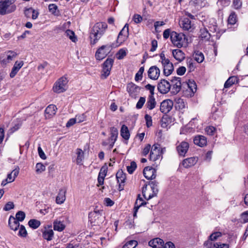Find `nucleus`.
I'll return each instance as SVG.
<instances>
[{"label":"nucleus","instance_id":"obj_52","mask_svg":"<svg viewBox=\"0 0 248 248\" xmlns=\"http://www.w3.org/2000/svg\"><path fill=\"white\" fill-rule=\"evenodd\" d=\"M236 15L234 13H231L228 19V24L234 25L236 23Z\"/></svg>","mask_w":248,"mask_h":248},{"label":"nucleus","instance_id":"obj_21","mask_svg":"<svg viewBox=\"0 0 248 248\" xmlns=\"http://www.w3.org/2000/svg\"><path fill=\"white\" fill-rule=\"evenodd\" d=\"M146 203L147 202L144 201L142 198L140 197V195L139 194L137 199L135 202L134 207L133 216L134 217H137V213L138 211L139 208L142 205L146 204Z\"/></svg>","mask_w":248,"mask_h":248},{"label":"nucleus","instance_id":"obj_43","mask_svg":"<svg viewBox=\"0 0 248 248\" xmlns=\"http://www.w3.org/2000/svg\"><path fill=\"white\" fill-rule=\"evenodd\" d=\"M65 34L72 42L74 43L77 42V38L73 31L70 30H67L65 32Z\"/></svg>","mask_w":248,"mask_h":248},{"label":"nucleus","instance_id":"obj_11","mask_svg":"<svg viewBox=\"0 0 248 248\" xmlns=\"http://www.w3.org/2000/svg\"><path fill=\"white\" fill-rule=\"evenodd\" d=\"M157 89L160 93L166 94L171 90V85L168 80L161 79L158 83Z\"/></svg>","mask_w":248,"mask_h":248},{"label":"nucleus","instance_id":"obj_64","mask_svg":"<svg viewBox=\"0 0 248 248\" xmlns=\"http://www.w3.org/2000/svg\"><path fill=\"white\" fill-rule=\"evenodd\" d=\"M241 218L244 223L248 222V211H247L241 214Z\"/></svg>","mask_w":248,"mask_h":248},{"label":"nucleus","instance_id":"obj_25","mask_svg":"<svg viewBox=\"0 0 248 248\" xmlns=\"http://www.w3.org/2000/svg\"><path fill=\"white\" fill-rule=\"evenodd\" d=\"M66 190L65 188H61L59 190L58 194L56 198V202L57 204H61L64 202L66 199Z\"/></svg>","mask_w":248,"mask_h":248},{"label":"nucleus","instance_id":"obj_45","mask_svg":"<svg viewBox=\"0 0 248 248\" xmlns=\"http://www.w3.org/2000/svg\"><path fill=\"white\" fill-rule=\"evenodd\" d=\"M110 134L111 136L110 139L111 140H114V141H116L118 134L117 129L114 127H111Z\"/></svg>","mask_w":248,"mask_h":248},{"label":"nucleus","instance_id":"obj_6","mask_svg":"<svg viewBox=\"0 0 248 248\" xmlns=\"http://www.w3.org/2000/svg\"><path fill=\"white\" fill-rule=\"evenodd\" d=\"M112 46L111 44H107L100 46L96 51L95 57L97 60H102L104 59L110 52Z\"/></svg>","mask_w":248,"mask_h":248},{"label":"nucleus","instance_id":"obj_20","mask_svg":"<svg viewBox=\"0 0 248 248\" xmlns=\"http://www.w3.org/2000/svg\"><path fill=\"white\" fill-rule=\"evenodd\" d=\"M218 104L217 106L214 105L212 108V118L214 120L220 119L223 117L221 108L220 107H218Z\"/></svg>","mask_w":248,"mask_h":248},{"label":"nucleus","instance_id":"obj_44","mask_svg":"<svg viewBox=\"0 0 248 248\" xmlns=\"http://www.w3.org/2000/svg\"><path fill=\"white\" fill-rule=\"evenodd\" d=\"M40 224V222L39 220L34 219H31L28 222L29 226L33 229H36L38 228Z\"/></svg>","mask_w":248,"mask_h":248},{"label":"nucleus","instance_id":"obj_26","mask_svg":"<svg viewBox=\"0 0 248 248\" xmlns=\"http://www.w3.org/2000/svg\"><path fill=\"white\" fill-rule=\"evenodd\" d=\"M23 64L24 63L23 61L16 62L10 73V78H13L15 77L19 69L23 66Z\"/></svg>","mask_w":248,"mask_h":248},{"label":"nucleus","instance_id":"obj_14","mask_svg":"<svg viewBox=\"0 0 248 248\" xmlns=\"http://www.w3.org/2000/svg\"><path fill=\"white\" fill-rule=\"evenodd\" d=\"M140 90V88L133 83H128L127 85V91L129 95L133 97L136 98L139 94Z\"/></svg>","mask_w":248,"mask_h":248},{"label":"nucleus","instance_id":"obj_51","mask_svg":"<svg viewBox=\"0 0 248 248\" xmlns=\"http://www.w3.org/2000/svg\"><path fill=\"white\" fill-rule=\"evenodd\" d=\"M222 236L221 232H216L212 233L209 236V239L211 241H215Z\"/></svg>","mask_w":248,"mask_h":248},{"label":"nucleus","instance_id":"obj_3","mask_svg":"<svg viewBox=\"0 0 248 248\" xmlns=\"http://www.w3.org/2000/svg\"><path fill=\"white\" fill-rule=\"evenodd\" d=\"M16 6L13 0H1L0 1V15H5L16 11Z\"/></svg>","mask_w":248,"mask_h":248},{"label":"nucleus","instance_id":"obj_61","mask_svg":"<svg viewBox=\"0 0 248 248\" xmlns=\"http://www.w3.org/2000/svg\"><path fill=\"white\" fill-rule=\"evenodd\" d=\"M133 20L135 23H140L142 21V17L139 14H135L133 17Z\"/></svg>","mask_w":248,"mask_h":248},{"label":"nucleus","instance_id":"obj_39","mask_svg":"<svg viewBox=\"0 0 248 248\" xmlns=\"http://www.w3.org/2000/svg\"><path fill=\"white\" fill-rule=\"evenodd\" d=\"M200 36L202 39L208 40L210 38V34L208 31L205 28H203L200 30Z\"/></svg>","mask_w":248,"mask_h":248},{"label":"nucleus","instance_id":"obj_57","mask_svg":"<svg viewBox=\"0 0 248 248\" xmlns=\"http://www.w3.org/2000/svg\"><path fill=\"white\" fill-rule=\"evenodd\" d=\"M216 128L213 126H208L206 127L205 130L206 133L209 135H213L216 131Z\"/></svg>","mask_w":248,"mask_h":248},{"label":"nucleus","instance_id":"obj_13","mask_svg":"<svg viewBox=\"0 0 248 248\" xmlns=\"http://www.w3.org/2000/svg\"><path fill=\"white\" fill-rule=\"evenodd\" d=\"M51 228V225H46L42 231L43 238L48 241L52 240L54 237V232Z\"/></svg>","mask_w":248,"mask_h":248},{"label":"nucleus","instance_id":"obj_47","mask_svg":"<svg viewBox=\"0 0 248 248\" xmlns=\"http://www.w3.org/2000/svg\"><path fill=\"white\" fill-rule=\"evenodd\" d=\"M138 245V242L136 240H130L124 244L122 248H134Z\"/></svg>","mask_w":248,"mask_h":248},{"label":"nucleus","instance_id":"obj_58","mask_svg":"<svg viewBox=\"0 0 248 248\" xmlns=\"http://www.w3.org/2000/svg\"><path fill=\"white\" fill-rule=\"evenodd\" d=\"M77 122L78 123H81L86 120V116L84 113L77 115L75 117Z\"/></svg>","mask_w":248,"mask_h":248},{"label":"nucleus","instance_id":"obj_18","mask_svg":"<svg viewBox=\"0 0 248 248\" xmlns=\"http://www.w3.org/2000/svg\"><path fill=\"white\" fill-rule=\"evenodd\" d=\"M143 175L148 180H152L156 177V170L152 167H146L143 170Z\"/></svg>","mask_w":248,"mask_h":248},{"label":"nucleus","instance_id":"obj_55","mask_svg":"<svg viewBox=\"0 0 248 248\" xmlns=\"http://www.w3.org/2000/svg\"><path fill=\"white\" fill-rule=\"evenodd\" d=\"M107 171L108 167L106 165H104L101 167L98 176L105 178L107 175Z\"/></svg>","mask_w":248,"mask_h":248},{"label":"nucleus","instance_id":"obj_56","mask_svg":"<svg viewBox=\"0 0 248 248\" xmlns=\"http://www.w3.org/2000/svg\"><path fill=\"white\" fill-rule=\"evenodd\" d=\"M18 234L19 236L23 237H25L27 236V232L25 227L23 225H21L20 226Z\"/></svg>","mask_w":248,"mask_h":248},{"label":"nucleus","instance_id":"obj_12","mask_svg":"<svg viewBox=\"0 0 248 248\" xmlns=\"http://www.w3.org/2000/svg\"><path fill=\"white\" fill-rule=\"evenodd\" d=\"M129 35V29L128 25L126 24L122 30L119 32L117 42L119 45L122 44L125 41L128 37Z\"/></svg>","mask_w":248,"mask_h":248},{"label":"nucleus","instance_id":"obj_31","mask_svg":"<svg viewBox=\"0 0 248 248\" xmlns=\"http://www.w3.org/2000/svg\"><path fill=\"white\" fill-rule=\"evenodd\" d=\"M60 219V218L59 219H57L53 222V229L55 231L62 232L65 228V226L63 221Z\"/></svg>","mask_w":248,"mask_h":248},{"label":"nucleus","instance_id":"obj_37","mask_svg":"<svg viewBox=\"0 0 248 248\" xmlns=\"http://www.w3.org/2000/svg\"><path fill=\"white\" fill-rule=\"evenodd\" d=\"M76 154L77 155L76 163L78 165H80L82 164V162L84 159V152L81 149L78 148Z\"/></svg>","mask_w":248,"mask_h":248},{"label":"nucleus","instance_id":"obj_38","mask_svg":"<svg viewBox=\"0 0 248 248\" xmlns=\"http://www.w3.org/2000/svg\"><path fill=\"white\" fill-rule=\"evenodd\" d=\"M193 57L198 63L202 62L204 59L203 54L199 51H195L193 55Z\"/></svg>","mask_w":248,"mask_h":248},{"label":"nucleus","instance_id":"obj_24","mask_svg":"<svg viewBox=\"0 0 248 248\" xmlns=\"http://www.w3.org/2000/svg\"><path fill=\"white\" fill-rule=\"evenodd\" d=\"M164 242L159 238H154L149 242V245L153 248H163Z\"/></svg>","mask_w":248,"mask_h":248},{"label":"nucleus","instance_id":"obj_33","mask_svg":"<svg viewBox=\"0 0 248 248\" xmlns=\"http://www.w3.org/2000/svg\"><path fill=\"white\" fill-rule=\"evenodd\" d=\"M9 226L11 229L16 231L19 226V222L16 220L15 217L13 216H10L9 218Z\"/></svg>","mask_w":248,"mask_h":248},{"label":"nucleus","instance_id":"obj_54","mask_svg":"<svg viewBox=\"0 0 248 248\" xmlns=\"http://www.w3.org/2000/svg\"><path fill=\"white\" fill-rule=\"evenodd\" d=\"M117 58L118 60L123 59L126 55V51L125 49H121L117 52Z\"/></svg>","mask_w":248,"mask_h":248},{"label":"nucleus","instance_id":"obj_41","mask_svg":"<svg viewBox=\"0 0 248 248\" xmlns=\"http://www.w3.org/2000/svg\"><path fill=\"white\" fill-rule=\"evenodd\" d=\"M176 103V107L178 108L180 110H182L186 107V103L184 100L181 98H177L175 99Z\"/></svg>","mask_w":248,"mask_h":248},{"label":"nucleus","instance_id":"obj_8","mask_svg":"<svg viewBox=\"0 0 248 248\" xmlns=\"http://www.w3.org/2000/svg\"><path fill=\"white\" fill-rule=\"evenodd\" d=\"M171 81V90L170 92L174 94L178 93L181 90L182 84L181 82V78L179 77H172Z\"/></svg>","mask_w":248,"mask_h":248},{"label":"nucleus","instance_id":"obj_62","mask_svg":"<svg viewBox=\"0 0 248 248\" xmlns=\"http://www.w3.org/2000/svg\"><path fill=\"white\" fill-rule=\"evenodd\" d=\"M195 6L200 7L204 6L205 2L202 0H192Z\"/></svg>","mask_w":248,"mask_h":248},{"label":"nucleus","instance_id":"obj_16","mask_svg":"<svg viewBox=\"0 0 248 248\" xmlns=\"http://www.w3.org/2000/svg\"><path fill=\"white\" fill-rule=\"evenodd\" d=\"M116 177L118 183L119 184V189H124V186L126 180V174L122 170H119L116 174Z\"/></svg>","mask_w":248,"mask_h":248},{"label":"nucleus","instance_id":"obj_60","mask_svg":"<svg viewBox=\"0 0 248 248\" xmlns=\"http://www.w3.org/2000/svg\"><path fill=\"white\" fill-rule=\"evenodd\" d=\"M14 204L13 202H9L4 206L3 210L5 211H9L14 208Z\"/></svg>","mask_w":248,"mask_h":248},{"label":"nucleus","instance_id":"obj_22","mask_svg":"<svg viewBox=\"0 0 248 248\" xmlns=\"http://www.w3.org/2000/svg\"><path fill=\"white\" fill-rule=\"evenodd\" d=\"M163 67V73L166 76H170L172 72L174 69L172 63L169 61L162 64Z\"/></svg>","mask_w":248,"mask_h":248},{"label":"nucleus","instance_id":"obj_42","mask_svg":"<svg viewBox=\"0 0 248 248\" xmlns=\"http://www.w3.org/2000/svg\"><path fill=\"white\" fill-rule=\"evenodd\" d=\"M186 84L191 91L192 94H194V93L196 92L197 90V85L194 81L189 80L188 82H186Z\"/></svg>","mask_w":248,"mask_h":248},{"label":"nucleus","instance_id":"obj_19","mask_svg":"<svg viewBox=\"0 0 248 248\" xmlns=\"http://www.w3.org/2000/svg\"><path fill=\"white\" fill-rule=\"evenodd\" d=\"M177 151L180 155L184 156L189 148V144L186 141H182L177 146Z\"/></svg>","mask_w":248,"mask_h":248},{"label":"nucleus","instance_id":"obj_34","mask_svg":"<svg viewBox=\"0 0 248 248\" xmlns=\"http://www.w3.org/2000/svg\"><path fill=\"white\" fill-rule=\"evenodd\" d=\"M121 136L125 140H127L130 137V133L127 126L123 124L121 128Z\"/></svg>","mask_w":248,"mask_h":248},{"label":"nucleus","instance_id":"obj_17","mask_svg":"<svg viewBox=\"0 0 248 248\" xmlns=\"http://www.w3.org/2000/svg\"><path fill=\"white\" fill-rule=\"evenodd\" d=\"M160 72V69L156 66H152L148 70V77L151 79L156 80L159 77Z\"/></svg>","mask_w":248,"mask_h":248},{"label":"nucleus","instance_id":"obj_1","mask_svg":"<svg viewBox=\"0 0 248 248\" xmlns=\"http://www.w3.org/2000/svg\"><path fill=\"white\" fill-rule=\"evenodd\" d=\"M108 28L105 22L96 23L93 27L90 33V43L94 45L104 35Z\"/></svg>","mask_w":248,"mask_h":248},{"label":"nucleus","instance_id":"obj_9","mask_svg":"<svg viewBox=\"0 0 248 248\" xmlns=\"http://www.w3.org/2000/svg\"><path fill=\"white\" fill-rule=\"evenodd\" d=\"M162 154L159 145L154 144L151 148L149 159L151 161H155L160 158H162Z\"/></svg>","mask_w":248,"mask_h":248},{"label":"nucleus","instance_id":"obj_7","mask_svg":"<svg viewBox=\"0 0 248 248\" xmlns=\"http://www.w3.org/2000/svg\"><path fill=\"white\" fill-rule=\"evenodd\" d=\"M17 56V53L13 51L9 50L1 54L0 62L1 65L5 66L11 62Z\"/></svg>","mask_w":248,"mask_h":248},{"label":"nucleus","instance_id":"obj_28","mask_svg":"<svg viewBox=\"0 0 248 248\" xmlns=\"http://www.w3.org/2000/svg\"><path fill=\"white\" fill-rule=\"evenodd\" d=\"M193 142L195 144L197 145L200 147H203L206 145L207 140L206 138L203 136L198 135L195 137L193 140Z\"/></svg>","mask_w":248,"mask_h":248},{"label":"nucleus","instance_id":"obj_2","mask_svg":"<svg viewBox=\"0 0 248 248\" xmlns=\"http://www.w3.org/2000/svg\"><path fill=\"white\" fill-rule=\"evenodd\" d=\"M157 192V184L155 181L152 182L150 187L147 185H144L142 188V196L147 200L155 196Z\"/></svg>","mask_w":248,"mask_h":248},{"label":"nucleus","instance_id":"obj_48","mask_svg":"<svg viewBox=\"0 0 248 248\" xmlns=\"http://www.w3.org/2000/svg\"><path fill=\"white\" fill-rule=\"evenodd\" d=\"M35 171L38 174L41 173L46 170V167L41 163H38L35 166Z\"/></svg>","mask_w":248,"mask_h":248},{"label":"nucleus","instance_id":"obj_63","mask_svg":"<svg viewBox=\"0 0 248 248\" xmlns=\"http://www.w3.org/2000/svg\"><path fill=\"white\" fill-rule=\"evenodd\" d=\"M145 88L150 91V94L149 95L154 96V90H155V86L148 84L145 86Z\"/></svg>","mask_w":248,"mask_h":248},{"label":"nucleus","instance_id":"obj_49","mask_svg":"<svg viewBox=\"0 0 248 248\" xmlns=\"http://www.w3.org/2000/svg\"><path fill=\"white\" fill-rule=\"evenodd\" d=\"M144 71V67H143V66L141 67L139 69L138 72L136 74V76L135 77V79L136 81H138L142 79V74H143Z\"/></svg>","mask_w":248,"mask_h":248},{"label":"nucleus","instance_id":"obj_35","mask_svg":"<svg viewBox=\"0 0 248 248\" xmlns=\"http://www.w3.org/2000/svg\"><path fill=\"white\" fill-rule=\"evenodd\" d=\"M19 172V168L18 167H17L10 173L8 174L7 178V179L8 180V182L11 183L13 182L15 180L16 177L18 175Z\"/></svg>","mask_w":248,"mask_h":248},{"label":"nucleus","instance_id":"obj_40","mask_svg":"<svg viewBox=\"0 0 248 248\" xmlns=\"http://www.w3.org/2000/svg\"><path fill=\"white\" fill-rule=\"evenodd\" d=\"M237 81L236 77L232 76L230 77L225 82L224 87L225 88H229L232 84H234Z\"/></svg>","mask_w":248,"mask_h":248},{"label":"nucleus","instance_id":"obj_30","mask_svg":"<svg viewBox=\"0 0 248 248\" xmlns=\"http://www.w3.org/2000/svg\"><path fill=\"white\" fill-rule=\"evenodd\" d=\"M172 53L175 59L178 62H181L185 58V54L179 49L173 50Z\"/></svg>","mask_w":248,"mask_h":248},{"label":"nucleus","instance_id":"obj_10","mask_svg":"<svg viewBox=\"0 0 248 248\" xmlns=\"http://www.w3.org/2000/svg\"><path fill=\"white\" fill-rule=\"evenodd\" d=\"M113 62V59L108 58L103 63L102 76L105 78L109 75Z\"/></svg>","mask_w":248,"mask_h":248},{"label":"nucleus","instance_id":"obj_15","mask_svg":"<svg viewBox=\"0 0 248 248\" xmlns=\"http://www.w3.org/2000/svg\"><path fill=\"white\" fill-rule=\"evenodd\" d=\"M173 106L172 101L167 99L163 101L160 106V110L163 113H167L170 111Z\"/></svg>","mask_w":248,"mask_h":248},{"label":"nucleus","instance_id":"obj_36","mask_svg":"<svg viewBox=\"0 0 248 248\" xmlns=\"http://www.w3.org/2000/svg\"><path fill=\"white\" fill-rule=\"evenodd\" d=\"M57 108L54 105H50L45 109V113L48 115V117L53 116L55 114Z\"/></svg>","mask_w":248,"mask_h":248},{"label":"nucleus","instance_id":"obj_5","mask_svg":"<svg viewBox=\"0 0 248 248\" xmlns=\"http://www.w3.org/2000/svg\"><path fill=\"white\" fill-rule=\"evenodd\" d=\"M68 79L65 77L60 78L54 84L53 90L54 92L60 93L65 91L67 89Z\"/></svg>","mask_w":248,"mask_h":248},{"label":"nucleus","instance_id":"obj_4","mask_svg":"<svg viewBox=\"0 0 248 248\" xmlns=\"http://www.w3.org/2000/svg\"><path fill=\"white\" fill-rule=\"evenodd\" d=\"M170 39L174 46L178 48L182 47L186 42V35L183 33H178L172 31L170 33Z\"/></svg>","mask_w":248,"mask_h":248},{"label":"nucleus","instance_id":"obj_46","mask_svg":"<svg viewBox=\"0 0 248 248\" xmlns=\"http://www.w3.org/2000/svg\"><path fill=\"white\" fill-rule=\"evenodd\" d=\"M25 216V213L23 211H19L16 213L15 218L18 222H22L24 220Z\"/></svg>","mask_w":248,"mask_h":248},{"label":"nucleus","instance_id":"obj_29","mask_svg":"<svg viewBox=\"0 0 248 248\" xmlns=\"http://www.w3.org/2000/svg\"><path fill=\"white\" fill-rule=\"evenodd\" d=\"M101 217V215L96 211L91 212L89 214V219L91 222V224H98L99 222L98 221L99 218Z\"/></svg>","mask_w":248,"mask_h":248},{"label":"nucleus","instance_id":"obj_53","mask_svg":"<svg viewBox=\"0 0 248 248\" xmlns=\"http://www.w3.org/2000/svg\"><path fill=\"white\" fill-rule=\"evenodd\" d=\"M146 101L145 97H140L136 104V108L140 109L142 108Z\"/></svg>","mask_w":248,"mask_h":248},{"label":"nucleus","instance_id":"obj_59","mask_svg":"<svg viewBox=\"0 0 248 248\" xmlns=\"http://www.w3.org/2000/svg\"><path fill=\"white\" fill-rule=\"evenodd\" d=\"M146 121L147 126L149 127L152 125V117L148 114H145L144 116Z\"/></svg>","mask_w":248,"mask_h":248},{"label":"nucleus","instance_id":"obj_32","mask_svg":"<svg viewBox=\"0 0 248 248\" xmlns=\"http://www.w3.org/2000/svg\"><path fill=\"white\" fill-rule=\"evenodd\" d=\"M180 25L181 28L185 31H189L192 28L191 22L187 17L184 18L182 20Z\"/></svg>","mask_w":248,"mask_h":248},{"label":"nucleus","instance_id":"obj_27","mask_svg":"<svg viewBox=\"0 0 248 248\" xmlns=\"http://www.w3.org/2000/svg\"><path fill=\"white\" fill-rule=\"evenodd\" d=\"M156 105V102L154 96L149 95L147 98V101L145 104L146 108L148 110H152L155 108Z\"/></svg>","mask_w":248,"mask_h":248},{"label":"nucleus","instance_id":"obj_50","mask_svg":"<svg viewBox=\"0 0 248 248\" xmlns=\"http://www.w3.org/2000/svg\"><path fill=\"white\" fill-rule=\"evenodd\" d=\"M137 168V164L135 162L132 161L130 165L127 166V170L130 174H132Z\"/></svg>","mask_w":248,"mask_h":248},{"label":"nucleus","instance_id":"obj_23","mask_svg":"<svg viewBox=\"0 0 248 248\" xmlns=\"http://www.w3.org/2000/svg\"><path fill=\"white\" fill-rule=\"evenodd\" d=\"M198 161V158L196 157H191L184 159L182 164L185 168H188L193 166Z\"/></svg>","mask_w":248,"mask_h":248}]
</instances>
